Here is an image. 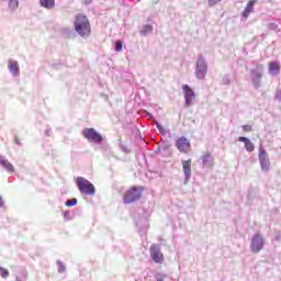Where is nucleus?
<instances>
[{
  "instance_id": "473e14b6",
  "label": "nucleus",
  "mask_w": 281,
  "mask_h": 281,
  "mask_svg": "<svg viewBox=\"0 0 281 281\" xmlns=\"http://www.w3.org/2000/svg\"><path fill=\"white\" fill-rule=\"evenodd\" d=\"M229 83V79H224V85H228Z\"/></svg>"
},
{
  "instance_id": "cd10ccee",
  "label": "nucleus",
  "mask_w": 281,
  "mask_h": 281,
  "mask_svg": "<svg viewBox=\"0 0 281 281\" xmlns=\"http://www.w3.org/2000/svg\"><path fill=\"white\" fill-rule=\"evenodd\" d=\"M243 131H245L246 133H251L252 127H251V125H244Z\"/></svg>"
},
{
  "instance_id": "f257e3e1",
  "label": "nucleus",
  "mask_w": 281,
  "mask_h": 281,
  "mask_svg": "<svg viewBox=\"0 0 281 281\" xmlns=\"http://www.w3.org/2000/svg\"><path fill=\"white\" fill-rule=\"evenodd\" d=\"M75 32H77L81 38H89L91 36V24L89 23V19H87V16H76Z\"/></svg>"
},
{
  "instance_id": "ddd939ff",
  "label": "nucleus",
  "mask_w": 281,
  "mask_h": 281,
  "mask_svg": "<svg viewBox=\"0 0 281 281\" xmlns=\"http://www.w3.org/2000/svg\"><path fill=\"white\" fill-rule=\"evenodd\" d=\"M8 68L10 74H12V76L16 77L20 75V70H19V61L9 59L8 61Z\"/></svg>"
},
{
  "instance_id": "20e7f679",
  "label": "nucleus",
  "mask_w": 281,
  "mask_h": 281,
  "mask_svg": "<svg viewBox=\"0 0 281 281\" xmlns=\"http://www.w3.org/2000/svg\"><path fill=\"white\" fill-rule=\"evenodd\" d=\"M205 76H207V61L203 55H200L195 66V78L198 80H205Z\"/></svg>"
},
{
  "instance_id": "7c9ffc66",
  "label": "nucleus",
  "mask_w": 281,
  "mask_h": 281,
  "mask_svg": "<svg viewBox=\"0 0 281 281\" xmlns=\"http://www.w3.org/2000/svg\"><path fill=\"white\" fill-rule=\"evenodd\" d=\"M4 202H3V198L0 195V207H3Z\"/></svg>"
},
{
  "instance_id": "bb28decb",
  "label": "nucleus",
  "mask_w": 281,
  "mask_h": 281,
  "mask_svg": "<svg viewBox=\"0 0 281 281\" xmlns=\"http://www.w3.org/2000/svg\"><path fill=\"white\" fill-rule=\"evenodd\" d=\"M221 0H209L207 3L210 8H213V5H216V3H220Z\"/></svg>"
},
{
  "instance_id": "aec40b11",
  "label": "nucleus",
  "mask_w": 281,
  "mask_h": 281,
  "mask_svg": "<svg viewBox=\"0 0 281 281\" xmlns=\"http://www.w3.org/2000/svg\"><path fill=\"white\" fill-rule=\"evenodd\" d=\"M153 30H154V27L150 24L143 25V27L140 30V35L146 36L148 34H151Z\"/></svg>"
},
{
  "instance_id": "4be33fe9",
  "label": "nucleus",
  "mask_w": 281,
  "mask_h": 281,
  "mask_svg": "<svg viewBox=\"0 0 281 281\" xmlns=\"http://www.w3.org/2000/svg\"><path fill=\"white\" fill-rule=\"evenodd\" d=\"M57 267H58V273H65V271L67 270V268L65 267V263H63V261L57 260Z\"/></svg>"
},
{
  "instance_id": "412c9836",
  "label": "nucleus",
  "mask_w": 281,
  "mask_h": 281,
  "mask_svg": "<svg viewBox=\"0 0 281 281\" xmlns=\"http://www.w3.org/2000/svg\"><path fill=\"white\" fill-rule=\"evenodd\" d=\"M19 8V0H10L9 1V9L14 12Z\"/></svg>"
},
{
  "instance_id": "423d86ee",
  "label": "nucleus",
  "mask_w": 281,
  "mask_h": 281,
  "mask_svg": "<svg viewBox=\"0 0 281 281\" xmlns=\"http://www.w3.org/2000/svg\"><path fill=\"white\" fill-rule=\"evenodd\" d=\"M82 135L88 142H93V144H100L101 142H104V137H102V134L98 133L95 128L88 127L82 131Z\"/></svg>"
},
{
  "instance_id": "9d476101",
  "label": "nucleus",
  "mask_w": 281,
  "mask_h": 281,
  "mask_svg": "<svg viewBox=\"0 0 281 281\" xmlns=\"http://www.w3.org/2000/svg\"><path fill=\"white\" fill-rule=\"evenodd\" d=\"M150 257L154 262H157L158 265L164 263V254H161V248L157 245H153L149 248Z\"/></svg>"
},
{
  "instance_id": "7ed1b4c3",
  "label": "nucleus",
  "mask_w": 281,
  "mask_h": 281,
  "mask_svg": "<svg viewBox=\"0 0 281 281\" xmlns=\"http://www.w3.org/2000/svg\"><path fill=\"white\" fill-rule=\"evenodd\" d=\"M262 76H265V66L259 64L250 71V78L255 89L262 87Z\"/></svg>"
},
{
  "instance_id": "a211bd4d",
  "label": "nucleus",
  "mask_w": 281,
  "mask_h": 281,
  "mask_svg": "<svg viewBox=\"0 0 281 281\" xmlns=\"http://www.w3.org/2000/svg\"><path fill=\"white\" fill-rule=\"evenodd\" d=\"M41 8H45V10H54L56 5V0H40Z\"/></svg>"
},
{
  "instance_id": "39448f33",
  "label": "nucleus",
  "mask_w": 281,
  "mask_h": 281,
  "mask_svg": "<svg viewBox=\"0 0 281 281\" xmlns=\"http://www.w3.org/2000/svg\"><path fill=\"white\" fill-rule=\"evenodd\" d=\"M142 199V187H133L125 192L123 198V202L125 204L135 203V201H139Z\"/></svg>"
},
{
  "instance_id": "5701e85b",
  "label": "nucleus",
  "mask_w": 281,
  "mask_h": 281,
  "mask_svg": "<svg viewBox=\"0 0 281 281\" xmlns=\"http://www.w3.org/2000/svg\"><path fill=\"white\" fill-rule=\"evenodd\" d=\"M77 204H78V199H76V198L66 201L67 207H74V205H77Z\"/></svg>"
},
{
  "instance_id": "f8f14e48",
  "label": "nucleus",
  "mask_w": 281,
  "mask_h": 281,
  "mask_svg": "<svg viewBox=\"0 0 281 281\" xmlns=\"http://www.w3.org/2000/svg\"><path fill=\"white\" fill-rule=\"evenodd\" d=\"M176 147L180 153H188L190 150V140H188L186 137H180L176 142Z\"/></svg>"
},
{
  "instance_id": "2f4dec72",
  "label": "nucleus",
  "mask_w": 281,
  "mask_h": 281,
  "mask_svg": "<svg viewBox=\"0 0 281 281\" xmlns=\"http://www.w3.org/2000/svg\"><path fill=\"white\" fill-rule=\"evenodd\" d=\"M15 144H16L18 146H22L21 140H19V139H15Z\"/></svg>"
},
{
  "instance_id": "c9c22d12",
  "label": "nucleus",
  "mask_w": 281,
  "mask_h": 281,
  "mask_svg": "<svg viewBox=\"0 0 281 281\" xmlns=\"http://www.w3.org/2000/svg\"><path fill=\"white\" fill-rule=\"evenodd\" d=\"M46 134L49 135V131H46Z\"/></svg>"
},
{
  "instance_id": "f3484780",
  "label": "nucleus",
  "mask_w": 281,
  "mask_h": 281,
  "mask_svg": "<svg viewBox=\"0 0 281 281\" xmlns=\"http://www.w3.org/2000/svg\"><path fill=\"white\" fill-rule=\"evenodd\" d=\"M202 164L204 168H212V166H214V158L207 153L202 156Z\"/></svg>"
},
{
  "instance_id": "6ab92c4d",
  "label": "nucleus",
  "mask_w": 281,
  "mask_h": 281,
  "mask_svg": "<svg viewBox=\"0 0 281 281\" xmlns=\"http://www.w3.org/2000/svg\"><path fill=\"white\" fill-rule=\"evenodd\" d=\"M255 3H256V1H249L247 3V5L245 7L244 12H243V16H245V19H247V16H249L250 12H254Z\"/></svg>"
},
{
  "instance_id": "a878e982",
  "label": "nucleus",
  "mask_w": 281,
  "mask_h": 281,
  "mask_svg": "<svg viewBox=\"0 0 281 281\" xmlns=\"http://www.w3.org/2000/svg\"><path fill=\"white\" fill-rule=\"evenodd\" d=\"M122 49H123V44L121 41H117L115 43V52H122Z\"/></svg>"
},
{
  "instance_id": "393cba45",
  "label": "nucleus",
  "mask_w": 281,
  "mask_h": 281,
  "mask_svg": "<svg viewBox=\"0 0 281 281\" xmlns=\"http://www.w3.org/2000/svg\"><path fill=\"white\" fill-rule=\"evenodd\" d=\"M159 133H161L162 135H166V128H164V126H161V124H159L158 122L155 123Z\"/></svg>"
},
{
  "instance_id": "1a4fd4ad",
  "label": "nucleus",
  "mask_w": 281,
  "mask_h": 281,
  "mask_svg": "<svg viewBox=\"0 0 281 281\" xmlns=\"http://www.w3.org/2000/svg\"><path fill=\"white\" fill-rule=\"evenodd\" d=\"M259 164L262 172H269V168H271V161L269 160V154H267L265 149H259Z\"/></svg>"
},
{
  "instance_id": "2eb2a0df",
  "label": "nucleus",
  "mask_w": 281,
  "mask_h": 281,
  "mask_svg": "<svg viewBox=\"0 0 281 281\" xmlns=\"http://www.w3.org/2000/svg\"><path fill=\"white\" fill-rule=\"evenodd\" d=\"M268 72L270 76H278L280 74V63L271 61L268 66Z\"/></svg>"
},
{
  "instance_id": "72a5a7b5",
  "label": "nucleus",
  "mask_w": 281,
  "mask_h": 281,
  "mask_svg": "<svg viewBox=\"0 0 281 281\" xmlns=\"http://www.w3.org/2000/svg\"><path fill=\"white\" fill-rule=\"evenodd\" d=\"M85 3H91L92 0H83Z\"/></svg>"
},
{
  "instance_id": "4468645a",
  "label": "nucleus",
  "mask_w": 281,
  "mask_h": 281,
  "mask_svg": "<svg viewBox=\"0 0 281 281\" xmlns=\"http://www.w3.org/2000/svg\"><path fill=\"white\" fill-rule=\"evenodd\" d=\"M238 142H243L245 144V149L247 150V153H254V150L256 149L254 143H251V140L245 136H240L238 138Z\"/></svg>"
},
{
  "instance_id": "0eeeda50",
  "label": "nucleus",
  "mask_w": 281,
  "mask_h": 281,
  "mask_svg": "<svg viewBox=\"0 0 281 281\" xmlns=\"http://www.w3.org/2000/svg\"><path fill=\"white\" fill-rule=\"evenodd\" d=\"M263 247L265 238L259 233L255 234L250 243V251H252V254H260Z\"/></svg>"
},
{
  "instance_id": "9b49d317",
  "label": "nucleus",
  "mask_w": 281,
  "mask_h": 281,
  "mask_svg": "<svg viewBox=\"0 0 281 281\" xmlns=\"http://www.w3.org/2000/svg\"><path fill=\"white\" fill-rule=\"evenodd\" d=\"M182 169L184 173V183L190 181V177H192V160H182Z\"/></svg>"
},
{
  "instance_id": "dca6fc26",
  "label": "nucleus",
  "mask_w": 281,
  "mask_h": 281,
  "mask_svg": "<svg viewBox=\"0 0 281 281\" xmlns=\"http://www.w3.org/2000/svg\"><path fill=\"white\" fill-rule=\"evenodd\" d=\"M0 166L4 168L8 172H14V166L10 164L5 156H0Z\"/></svg>"
},
{
  "instance_id": "f704fd0d",
  "label": "nucleus",
  "mask_w": 281,
  "mask_h": 281,
  "mask_svg": "<svg viewBox=\"0 0 281 281\" xmlns=\"http://www.w3.org/2000/svg\"><path fill=\"white\" fill-rule=\"evenodd\" d=\"M15 281H22L21 278L16 277Z\"/></svg>"
},
{
  "instance_id": "f03ea898",
  "label": "nucleus",
  "mask_w": 281,
  "mask_h": 281,
  "mask_svg": "<svg viewBox=\"0 0 281 281\" xmlns=\"http://www.w3.org/2000/svg\"><path fill=\"white\" fill-rule=\"evenodd\" d=\"M76 183L81 194H87L88 196H95V187L89 180L82 177H78Z\"/></svg>"
},
{
  "instance_id": "c85d7f7f",
  "label": "nucleus",
  "mask_w": 281,
  "mask_h": 281,
  "mask_svg": "<svg viewBox=\"0 0 281 281\" xmlns=\"http://www.w3.org/2000/svg\"><path fill=\"white\" fill-rule=\"evenodd\" d=\"M166 280V276L157 274V281Z\"/></svg>"
},
{
  "instance_id": "c756f323",
  "label": "nucleus",
  "mask_w": 281,
  "mask_h": 281,
  "mask_svg": "<svg viewBox=\"0 0 281 281\" xmlns=\"http://www.w3.org/2000/svg\"><path fill=\"white\" fill-rule=\"evenodd\" d=\"M276 98L279 100V102H281V90L277 93Z\"/></svg>"
},
{
  "instance_id": "6e6552de",
  "label": "nucleus",
  "mask_w": 281,
  "mask_h": 281,
  "mask_svg": "<svg viewBox=\"0 0 281 281\" xmlns=\"http://www.w3.org/2000/svg\"><path fill=\"white\" fill-rule=\"evenodd\" d=\"M182 91L184 95V106H192V104H194V100H196V93H194V90H192L188 85L182 86Z\"/></svg>"
},
{
  "instance_id": "b1692460",
  "label": "nucleus",
  "mask_w": 281,
  "mask_h": 281,
  "mask_svg": "<svg viewBox=\"0 0 281 281\" xmlns=\"http://www.w3.org/2000/svg\"><path fill=\"white\" fill-rule=\"evenodd\" d=\"M0 276L1 278H8V276H10V271L3 267H0Z\"/></svg>"
}]
</instances>
